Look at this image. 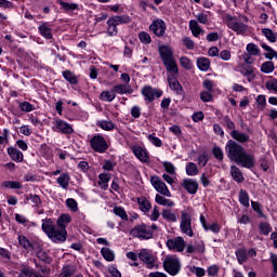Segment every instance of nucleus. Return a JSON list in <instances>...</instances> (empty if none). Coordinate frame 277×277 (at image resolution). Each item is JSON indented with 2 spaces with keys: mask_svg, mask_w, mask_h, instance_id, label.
<instances>
[{
  "mask_svg": "<svg viewBox=\"0 0 277 277\" xmlns=\"http://www.w3.org/2000/svg\"><path fill=\"white\" fill-rule=\"evenodd\" d=\"M167 248L175 252H183L185 250V239L183 237H175L167 241Z\"/></svg>",
  "mask_w": 277,
  "mask_h": 277,
  "instance_id": "obj_14",
  "label": "nucleus"
},
{
  "mask_svg": "<svg viewBox=\"0 0 277 277\" xmlns=\"http://www.w3.org/2000/svg\"><path fill=\"white\" fill-rule=\"evenodd\" d=\"M40 272L41 274L36 273L32 268H24L17 277H48L47 274H49V271L47 268L41 267Z\"/></svg>",
  "mask_w": 277,
  "mask_h": 277,
  "instance_id": "obj_16",
  "label": "nucleus"
},
{
  "mask_svg": "<svg viewBox=\"0 0 277 277\" xmlns=\"http://www.w3.org/2000/svg\"><path fill=\"white\" fill-rule=\"evenodd\" d=\"M101 252L105 261H114L116 259V255L109 248H102Z\"/></svg>",
  "mask_w": 277,
  "mask_h": 277,
  "instance_id": "obj_43",
  "label": "nucleus"
},
{
  "mask_svg": "<svg viewBox=\"0 0 277 277\" xmlns=\"http://www.w3.org/2000/svg\"><path fill=\"white\" fill-rule=\"evenodd\" d=\"M180 228L181 232L188 237L194 235V229H192V214H189V212H182Z\"/></svg>",
  "mask_w": 277,
  "mask_h": 277,
  "instance_id": "obj_9",
  "label": "nucleus"
},
{
  "mask_svg": "<svg viewBox=\"0 0 277 277\" xmlns=\"http://www.w3.org/2000/svg\"><path fill=\"white\" fill-rule=\"evenodd\" d=\"M39 31L43 38H47V40H51L53 38V29H51L47 23L39 26Z\"/></svg>",
  "mask_w": 277,
  "mask_h": 277,
  "instance_id": "obj_23",
  "label": "nucleus"
},
{
  "mask_svg": "<svg viewBox=\"0 0 277 277\" xmlns=\"http://www.w3.org/2000/svg\"><path fill=\"white\" fill-rule=\"evenodd\" d=\"M183 44L186 47L188 51H194V48L196 47V43H194V40L189 37H184L182 39Z\"/></svg>",
  "mask_w": 277,
  "mask_h": 277,
  "instance_id": "obj_50",
  "label": "nucleus"
},
{
  "mask_svg": "<svg viewBox=\"0 0 277 277\" xmlns=\"http://www.w3.org/2000/svg\"><path fill=\"white\" fill-rule=\"evenodd\" d=\"M182 186L188 194H196L198 192V181L194 179H184L182 182Z\"/></svg>",
  "mask_w": 277,
  "mask_h": 277,
  "instance_id": "obj_17",
  "label": "nucleus"
},
{
  "mask_svg": "<svg viewBox=\"0 0 277 277\" xmlns=\"http://www.w3.org/2000/svg\"><path fill=\"white\" fill-rule=\"evenodd\" d=\"M162 217L163 220H168V222H177L179 220V216H176L171 210H163Z\"/></svg>",
  "mask_w": 277,
  "mask_h": 277,
  "instance_id": "obj_40",
  "label": "nucleus"
},
{
  "mask_svg": "<svg viewBox=\"0 0 277 277\" xmlns=\"http://www.w3.org/2000/svg\"><path fill=\"white\" fill-rule=\"evenodd\" d=\"M225 150L228 159H230V161H235L237 166L247 168L248 170H252V168H254V164L256 163L254 155L246 151L243 146L239 145L237 142L229 140L226 144Z\"/></svg>",
  "mask_w": 277,
  "mask_h": 277,
  "instance_id": "obj_1",
  "label": "nucleus"
},
{
  "mask_svg": "<svg viewBox=\"0 0 277 277\" xmlns=\"http://www.w3.org/2000/svg\"><path fill=\"white\" fill-rule=\"evenodd\" d=\"M265 85H266V90H268L269 92L277 93V79H272L266 81Z\"/></svg>",
  "mask_w": 277,
  "mask_h": 277,
  "instance_id": "obj_51",
  "label": "nucleus"
},
{
  "mask_svg": "<svg viewBox=\"0 0 277 277\" xmlns=\"http://www.w3.org/2000/svg\"><path fill=\"white\" fill-rule=\"evenodd\" d=\"M151 185L158 192L159 194H162V196H167V198H170L172 194H170V189H168V186L159 179V176H151Z\"/></svg>",
  "mask_w": 277,
  "mask_h": 277,
  "instance_id": "obj_11",
  "label": "nucleus"
},
{
  "mask_svg": "<svg viewBox=\"0 0 277 277\" xmlns=\"http://www.w3.org/2000/svg\"><path fill=\"white\" fill-rule=\"evenodd\" d=\"M251 207L253 211H255L261 217H265V214H263V210H261V203L252 201Z\"/></svg>",
  "mask_w": 277,
  "mask_h": 277,
  "instance_id": "obj_59",
  "label": "nucleus"
},
{
  "mask_svg": "<svg viewBox=\"0 0 277 277\" xmlns=\"http://www.w3.org/2000/svg\"><path fill=\"white\" fill-rule=\"evenodd\" d=\"M91 148L95 150V153H105L107 150V141L101 135H95L90 141Z\"/></svg>",
  "mask_w": 277,
  "mask_h": 277,
  "instance_id": "obj_10",
  "label": "nucleus"
},
{
  "mask_svg": "<svg viewBox=\"0 0 277 277\" xmlns=\"http://www.w3.org/2000/svg\"><path fill=\"white\" fill-rule=\"evenodd\" d=\"M159 53L168 72L179 75V66L176 65V61H174V54L172 50L166 45H162L159 49Z\"/></svg>",
  "mask_w": 277,
  "mask_h": 277,
  "instance_id": "obj_4",
  "label": "nucleus"
},
{
  "mask_svg": "<svg viewBox=\"0 0 277 277\" xmlns=\"http://www.w3.org/2000/svg\"><path fill=\"white\" fill-rule=\"evenodd\" d=\"M230 174L236 183H243V173H241V170L236 166H232Z\"/></svg>",
  "mask_w": 277,
  "mask_h": 277,
  "instance_id": "obj_26",
  "label": "nucleus"
},
{
  "mask_svg": "<svg viewBox=\"0 0 277 277\" xmlns=\"http://www.w3.org/2000/svg\"><path fill=\"white\" fill-rule=\"evenodd\" d=\"M142 94L145 97V101L153 103L155 98H160V96L163 95V92L157 89H153V87H144L142 89Z\"/></svg>",
  "mask_w": 277,
  "mask_h": 277,
  "instance_id": "obj_13",
  "label": "nucleus"
},
{
  "mask_svg": "<svg viewBox=\"0 0 277 277\" xmlns=\"http://www.w3.org/2000/svg\"><path fill=\"white\" fill-rule=\"evenodd\" d=\"M200 98L203 103H211L213 101V95L208 91L200 93Z\"/></svg>",
  "mask_w": 277,
  "mask_h": 277,
  "instance_id": "obj_56",
  "label": "nucleus"
},
{
  "mask_svg": "<svg viewBox=\"0 0 277 277\" xmlns=\"http://www.w3.org/2000/svg\"><path fill=\"white\" fill-rule=\"evenodd\" d=\"M274 62L266 61L261 66V72H264L265 75L272 74L273 70H275Z\"/></svg>",
  "mask_w": 277,
  "mask_h": 277,
  "instance_id": "obj_32",
  "label": "nucleus"
},
{
  "mask_svg": "<svg viewBox=\"0 0 277 277\" xmlns=\"http://www.w3.org/2000/svg\"><path fill=\"white\" fill-rule=\"evenodd\" d=\"M156 202L157 205H160L161 207H174V201L170 199H166V197L161 195H156Z\"/></svg>",
  "mask_w": 277,
  "mask_h": 277,
  "instance_id": "obj_31",
  "label": "nucleus"
},
{
  "mask_svg": "<svg viewBox=\"0 0 277 277\" xmlns=\"http://www.w3.org/2000/svg\"><path fill=\"white\" fill-rule=\"evenodd\" d=\"M138 38L143 44H150V42H153L150 35H148L146 31L140 32Z\"/></svg>",
  "mask_w": 277,
  "mask_h": 277,
  "instance_id": "obj_52",
  "label": "nucleus"
},
{
  "mask_svg": "<svg viewBox=\"0 0 277 277\" xmlns=\"http://www.w3.org/2000/svg\"><path fill=\"white\" fill-rule=\"evenodd\" d=\"M113 90L115 94H131V89L123 84L115 85Z\"/></svg>",
  "mask_w": 277,
  "mask_h": 277,
  "instance_id": "obj_44",
  "label": "nucleus"
},
{
  "mask_svg": "<svg viewBox=\"0 0 277 277\" xmlns=\"http://www.w3.org/2000/svg\"><path fill=\"white\" fill-rule=\"evenodd\" d=\"M149 29L157 38H163L167 29L166 22H163V19H156L150 24Z\"/></svg>",
  "mask_w": 277,
  "mask_h": 277,
  "instance_id": "obj_12",
  "label": "nucleus"
},
{
  "mask_svg": "<svg viewBox=\"0 0 277 277\" xmlns=\"http://www.w3.org/2000/svg\"><path fill=\"white\" fill-rule=\"evenodd\" d=\"M56 183H58L63 189H66L70 183V176L66 173L62 174L60 177H57Z\"/></svg>",
  "mask_w": 277,
  "mask_h": 277,
  "instance_id": "obj_33",
  "label": "nucleus"
},
{
  "mask_svg": "<svg viewBox=\"0 0 277 277\" xmlns=\"http://www.w3.org/2000/svg\"><path fill=\"white\" fill-rule=\"evenodd\" d=\"M162 166L168 174H176V167L172 162L164 161Z\"/></svg>",
  "mask_w": 277,
  "mask_h": 277,
  "instance_id": "obj_53",
  "label": "nucleus"
},
{
  "mask_svg": "<svg viewBox=\"0 0 277 277\" xmlns=\"http://www.w3.org/2000/svg\"><path fill=\"white\" fill-rule=\"evenodd\" d=\"M262 34L269 42H276L277 37L276 34H274V30L269 28H262Z\"/></svg>",
  "mask_w": 277,
  "mask_h": 277,
  "instance_id": "obj_37",
  "label": "nucleus"
},
{
  "mask_svg": "<svg viewBox=\"0 0 277 277\" xmlns=\"http://www.w3.org/2000/svg\"><path fill=\"white\" fill-rule=\"evenodd\" d=\"M60 5L63 8V10H65V12H74V10H77V8H79L77 3H68L64 1H61Z\"/></svg>",
  "mask_w": 277,
  "mask_h": 277,
  "instance_id": "obj_46",
  "label": "nucleus"
},
{
  "mask_svg": "<svg viewBox=\"0 0 277 277\" xmlns=\"http://www.w3.org/2000/svg\"><path fill=\"white\" fill-rule=\"evenodd\" d=\"M236 259L240 265H243L248 261V251L246 249L236 250Z\"/></svg>",
  "mask_w": 277,
  "mask_h": 277,
  "instance_id": "obj_29",
  "label": "nucleus"
},
{
  "mask_svg": "<svg viewBox=\"0 0 277 277\" xmlns=\"http://www.w3.org/2000/svg\"><path fill=\"white\" fill-rule=\"evenodd\" d=\"M77 272V268L72 265H67L63 267L62 273L58 275V277H75V273Z\"/></svg>",
  "mask_w": 277,
  "mask_h": 277,
  "instance_id": "obj_27",
  "label": "nucleus"
},
{
  "mask_svg": "<svg viewBox=\"0 0 277 277\" xmlns=\"http://www.w3.org/2000/svg\"><path fill=\"white\" fill-rule=\"evenodd\" d=\"M230 135L233 140H236V142H240V144H246V142H250V135L239 132L237 130H233Z\"/></svg>",
  "mask_w": 277,
  "mask_h": 277,
  "instance_id": "obj_20",
  "label": "nucleus"
},
{
  "mask_svg": "<svg viewBox=\"0 0 277 277\" xmlns=\"http://www.w3.org/2000/svg\"><path fill=\"white\" fill-rule=\"evenodd\" d=\"M101 98H102V101L111 103V101H114V98H116V93H115L114 89H111L110 91H103L101 93Z\"/></svg>",
  "mask_w": 277,
  "mask_h": 277,
  "instance_id": "obj_34",
  "label": "nucleus"
},
{
  "mask_svg": "<svg viewBox=\"0 0 277 277\" xmlns=\"http://www.w3.org/2000/svg\"><path fill=\"white\" fill-rule=\"evenodd\" d=\"M180 64L182 68H185L186 70H192V68H194V64L192 63V60H189L187 56H182L180 58Z\"/></svg>",
  "mask_w": 277,
  "mask_h": 277,
  "instance_id": "obj_42",
  "label": "nucleus"
},
{
  "mask_svg": "<svg viewBox=\"0 0 277 277\" xmlns=\"http://www.w3.org/2000/svg\"><path fill=\"white\" fill-rule=\"evenodd\" d=\"M198 166H201V168H205L207 163H209V157H207V154H202L197 159Z\"/></svg>",
  "mask_w": 277,
  "mask_h": 277,
  "instance_id": "obj_61",
  "label": "nucleus"
},
{
  "mask_svg": "<svg viewBox=\"0 0 277 277\" xmlns=\"http://www.w3.org/2000/svg\"><path fill=\"white\" fill-rule=\"evenodd\" d=\"M63 77L68 81V83H71L72 85H77V76L72 74L70 70L63 71Z\"/></svg>",
  "mask_w": 277,
  "mask_h": 277,
  "instance_id": "obj_39",
  "label": "nucleus"
},
{
  "mask_svg": "<svg viewBox=\"0 0 277 277\" xmlns=\"http://www.w3.org/2000/svg\"><path fill=\"white\" fill-rule=\"evenodd\" d=\"M130 235L137 237L138 239H153V233L150 232V225L142 224L135 226Z\"/></svg>",
  "mask_w": 277,
  "mask_h": 277,
  "instance_id": "obj_8",
  "label": "nucleus"
},
{
  "mask_svg": "<svg viewBox=\"0 0 277 277\" xmlns=\"http://www.w3.org/2000/svg\"><path fill=\"white\" fill-rule=\"evenodd\" d=\"M212 154L214 155L215 159L219 161H222L224 159V151H222V148L214 146L212 149Z\"/></svg>",
  "mask_w": 277,
  "mask_h": 277,
  "instance_id": "obj_54",
  "label": "nucleus"
},
{
  "mask_svg": "<svg viewBox=\"0 0 277 277\" xmlns=\"http://www.w3.org/2000/svg\"><path fill=\"white\" fill-rule=\"evenodd\" d=\"M196 18L198 23H201V25H207V23L209 22V17L205 13L197 14Z\"/></svg>",
  "mask_w": 277,
  "mask_h": 277,
  "instance_id": "obj_63",
  "label": "nucleus"
},
{
  "mask_svg": "<svg viewBox=\"0 0 277 277\" xmlns=\"http://www.w3.org/2000/svg\"><path fill=\"white\" fill-rule=\"evenodd\" d=\"M223 124L229 129L230 131H235V122H233V120H230L229 116H225L223 117Z\"/></svg>",
  "mask_w": 277,
  "mask_h": 277,
  "instance_id": "obj_55",
  "label": "nucleus"
},
{
  "mask_svg": "<svg viewBox=\"0 0 277 277\" xmlns=\"http://www.w3.org/2000/svg\"><path fill=\"white\" fill-rule=\"evenodd\" d=\"M66 224H70V215L62 214L57 220V227L55 223L51 219L42 220L41 228L45 235L52 241H66V237H68V233L66 232Z\"/></svg>",
  "mask_w": 277,
  "mask_h": 277,
  "instance_id": "obj_2",
  "label": "nucleus"
},
{
  "mask_svg": "<svg viewBox=\"0 0 277 277\" xmlns=\"http://www.w3.org/2000/svg\"><path fill=\"white\" fill-rule=\"evenodd\" d=\"M259 230L261 235L267 237V235L272 233V225H269V223L262 222L259 224Z\"/></svg>",
  "mask_w": 277,
  "mask_h": 277,
  "instance_id": "obj_38",
  "label": "nucleus"
},
{
  "mask_svg": "<svg viewBox=\"0 0 277 277\" xmlns=\"http://www.w3.org/2000/svg\"><path fill=\"white\" fill-rule=\"evenodd\" d=\"M163 268L171 276H176L181 272V260L175 255H168L163 261Z\"/></svg>",
  "mask_w": 277,
  "mask_h": 277,
  "instance_id": "obj_6",
  "label": "nucleus"
},
{
  "mask_svg": "<svg viewBox=\"0 0 277 277\" xmlns=\"http://www.w3.org/2000/svg\"><path fill=\"white\" fill-rule=\"evenodd\" d=\"M198 172V166L196 163L189 162L188 164H186L187 176H197Z\"/></svg>",
  "mask_w": 277,
  "mask_h": 277,
  "instance_id": "obj_35",
  "label": "nucleus"
},
{
  "mask_svg": "<svg viewBox=\"0 0 277 277\" xmlns=\"http://www.w3.org/2000/svg\"><path fill=\"white\" fill-rule=\"evenodd\" d=\"M8 155L11 157L12 161H15V163H22L24 159L23 153L16 147H9Z\"/></svg>",
  "mask_w": 277,
  "mask_h": 277,
  "instance_id": "obj_19",
  "label": "nucleus"
},
{
  "mask_svg": "<svg viewBox=\"0 0 277 277\" xmlns=\"http://www.w3.org/2000/svg\"><path fill=\"white\" fill-rule=\"evenodd\" d=\"M137 202L141 211H143L144 213H148V211L153 209L150 201L146 197H138Z\"/></svg>",
  "mask_w": 277,
  "mask_h": 277,
  "instance_id": "obj_22",
  "label": "nucleus"
},
{
  "mask_svg": "<svg viewBox=\"0 0 277 277\" xmlns=\"http://www.w3.org/2000/svg\"><path fill=\"white\" fill-rule=\"evenodd\" d=\"M196 250L198 252H205V242H201L198 248L194 247L193 245H188L186 252H188V254H194Z\"/></svg>",
  "mask_w": 277,
  "mask_h": 277,
  "instance_id": "obj_49",
  "label": "nucleus"
},
{
  "mask_svg": "<svg viewBox=\"0 0 277 277\" xmlns=\"http://www.w3.org/2000/svg\"><path fill=\"white\" fill-rule=\"evenodd\" d=\"M247 53L249 55H261V50H259V47L254 43L247 44Z\"/></svg>",
  "mask_w": 277,
  "mask_h": 277,
  "instance_id": "obj_47",
  "label": "nucleus"
},
{
  "mask_svg": "<svg viewBox=\"0 0 277 277\" xmlns=\"http://www.w3.org/2000/svg\"><path fill=\"white\" fill-rule=\"evenodd\" d=\"M98 179H100L98 185H100L101 189H107V187H108L107 183H109L111 176L107 173H101Z\"/></svg>",
  "mask_w": 277,
  "mask_h": 277,
  "instance_id": "obj_28",
  "label": "nucleus"
},
{
  "mask_svg": "<svg viewBox=\"0 0 277 277\" xmlns=\"http://www.w3.org/2000/svg\"><path fill=\"white\" fill-rule=\"evenodd\" d=\"M197 66L199 70L207 72L211 68V61L207 57H199L197 58Z\"/></svg>",
  "mask_w": 277,
  "mask_h": 277,
  "instance_id": "obj_25",
  "label": "nucleus"
},
{
  "mask_svg": "<svg viewBox=\"0 0 277 277\" xmlns=\"http://www.w3.org/2000/svg\"><path fill=\"white\" fill-rule=\"evenodd\" d=\"M19 109L21 111H26V113L34 111V105H31V103L29 102H23L19 104Z\"/></svg>",
  "mask_w": 277,
  "mask_h": 277,
  "instance_id": "obj_57",
  "label": "nucleus"
},
{
  "mask_svg": "<svg viewBox=\"0 0 277 277\" xmlns=\"http://www.w3.org/2000/svg\"><path fill=\"white\" fill-rule=\"evenodd\" d=\"M113 212L115 215H118V217H121V220H129V215H127V211H124L122 207H115Z\"/></svg>",
  "mask_w": 277,
  "mask_h": 277,
  "instance_id": "obj_45",
  "label": "nucleus"
},
{
  "mask_svg": "<svg viewBox=\"0 0 277 277\" xmlns=\"http://www.w3.org/2000/svg\"><path fill=\"white\" fill-rule=\"evenodd\" d=\"M28 200H30L34 205H36V207H40V205L42 203V200L40 199V196L38 195H28Z\"/></svg>",
  "mask_w": 277,
  "mask_h": 277,
  "instance_id": "obj_60",
  "label": "nucleus"
},
{
  "mask_svg": "<svg viewBox=\"0 0 277 277\" xmlns=\"http://www.w3.org/2000/svg\"><path fill=\"white\" fill-rule=\"evenodd\" d=\"M3 187H5V189H21L23 187V184L16 181H6L3 182Z\"/></svg>",
  "mask_w": 277,
  "mask_h": 277,
  "instance_id": "obj_41",
  "label": "nucleus"
},
{
  "mask_svg": "<svg viewBox=\"0 0 277 277\" xmlns=\"http://www.w3.org/2000/svg\"><path fill=\"white\" fill-rule=\"evenodd\" d=\"M131 23L129 15H115L107 21V34L110 37L118 36V25H127Z\"/></svg>",
  "mask_w": 277,
  "mask_h": 277,
  "instance_id": "obj_5",
  "label": "nucleus"
},
{
  "mask_svg": "<svg viewBox=\"0 0 277 277\" xmlns=\"http://www.w3.org/2000/svg\"><path fill=\"white\" fill-rule=\"evenodd\" d=\"M66 206L68 207V209H70L71 211H79V207L77 206V201L72 198H68L66 200Z\"/></svg>",
  "mask_w": 277,
  "mask_h": 277,
  "instance_id": "obj_58",
  "label": "nucleus"
},
{
  "mask_svg": "<svg viewBox=\"0 0 277 277\" xmlns=\"http://www.w3.org/2000/svg\"><path fill=\"white\" fill-rule=\"evenodd\" d=\"M148 140L151 142V144H154V146H157L158 148L162 145V142L159 140V137L153 136V134L148 135Z\"/></svg>",
  "mask_w": 277,
  "mask_h": 277,
  "instance_id": "obj_64",
  "label": "nucleus"
},
{
  "mask_svg": "<svg viewBox=\"0 0 277 277\" xmlns=\"http://www.w3.org/2000/svg\"><path fill=\"white\" fill-rule=\"evenodd\" d=\"M168 82H169V87L172 90H174V92H181V90H183V87H181V83L179 82V80L174 75L168 76Z\"/></svg>",
  "mask_w": 277,
  "mask_h": 277,
  "instance_id": "obj_24",
  "label": "nucleus"
},
{
  "mask_svg": "<svg viewBox=\"0 0 277 277\" xmlns=\"http://www.w3.org/2000/svg\"><path fill=\"white\" fill-rule=\"evenodd\" d=\"M55 127L58 133H65L67 135H70V133H72L74 131L72 126H70V123L60 119L55 121Z\"/></svg>",
  "mask_w": 277,
  "mask_h": 277,
  "instance_id": "obj_18",
  "label": "nucleus"
},
{
  "mask_svg": "<svg viewBox=\"0 0 277 277\" xmlns=\"http://www.w3.org/2000/svg\"><path fill=\"white\" fill-rule=\"evenodd\" d=\"M224 23L228 27V29H232V31H235L237 36H245V34H248V23L249 18L246 15H238L233 16L230 14H226L224 16Z\"/></svg>",
  "mask_w": 277,
  "mask_h": 277,
  "instance_id": "obj_3",
  "label": "nucleus"
},
{
  "mask_svg": "<svg viewBox=\"0 0 277 277\" xmlns=\"http://www.w3.org/2000/svg\"><path fill=\"white\" fill-rule=\"evenodd\" d=\"M97 127H101L103 131H114L115 124L111 122V120H102L97 122Z\"/></svg>",
  "mask_w": 277,
  "mask_h": 277,
  "instance_id": "obj_36",
  "label": "nucleus"
},
{
  "mask_svg": "<svg viewBox=\"0 0 277 277\" xmlns=\"http://www.w3.org/2000/svg\"><path fill=\"white\" fill-rule=\"evenodd\" d=\"M138 259L145 263L148 269H153V267L157 266V255H155V253L148 249H142L138 252Z\"/></svg>",
  "mask_w": 277,
  "mask_h": 277,
  "instance_id": "obj_7",
  "label": "nucleus"
},
{
  "mask_svg": "<svg viewBox=\"0 0 277 277\" xmlns=\"http://www.w3.org/2000/svg\"><path fill=\"white\" fill-rule=\"evenodd\" d=\"M189 29L195 38H198L200 34H205V30L198 25V22L196 19L189 21Z\"/></svg>",
  "mask_w": 277,
  "mask_h": 277,
  "instance_id": "obj_21",
  "label": "nucleus"
},
{
  "mask_svg": "<svg viewBox=\"0 0 277 277\" xmlns=\"http://www.w3.org/2000/svg\"><path fill=\"white\" fill-rule=\"evenodd\" d=\"M206 230H211L212 233H220L221 228L220 225L217 223H212L211 225H206V227L203 228Z\"/></svg>",
  "mask_w": 277,
  "mask_h": 277,
  "instance_id": "obj_62",
  "label": "nucleus"
},
{
  "mask_svg": "<svg viewBox=\"0 0 277 277\" xmlns=\"http://www.w3.org/2000/svg\"><path fill=\"white\" fill-rule=\"evenodd\" d=\"M238 198L240 205L243 207H250V196L248 195V192L240 189Z\"/></svg>",
  "mask_w": 277,
  "mask_h": 277,
  "instance_id": "obj_30",
  "label": "nucleus"
},
{
  "mask_svg": "<svg viewBox=\"0 0 277 277\" xmlns=\"http://www.w3.org/2000/svg\"><path fill=\"white\" fill-rule=\"evenodd\" d=\"M131 150H132L133 155H135V157L142 161V163L150 162V157L148 156V151L145 148H143L142 146L133 145L131 147Z\"/></svg>",
  "mask_w": 277,
  "mask_h": 277,
  "instance_id": "obj_15",
  "label": "nucleus"
},
{
  "mask_svg": "<svg viewBox=\"0 0 277 277\" xmlns=\"http://www.w3.org/2000/svg\"><path fill=\"white\" fill-rule=\"evenodd\" d=\"M18 243L24 250H30L31 248V242L25 236H18Z\"/></svg>",
  "mask_w": 277,
  "mask_h": 277,
  "instance_id": "obj_48",
  "label": "nucleus"
}]
</instances>
